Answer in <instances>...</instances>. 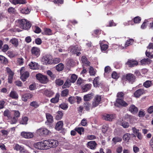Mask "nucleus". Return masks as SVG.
I'll use <instances>...</instances> for the list:
<instances>
[{"mask_svg":"<svg viewBox=\"0 0 153 153\" xmlns=\"http://www.w3.org/2000/svg\"><path fill=\"white\" fill-rule=\"evenodd\" d=\"M47 74L53 79H54L56 77L55 75L53 74L51 71H47Z\"/></svg>","mask_w":153,"mask_h":153,"instance_id":"obj_57","label":"nucleus"},{"mask_svg":"<svg viewBox=\"0 0 153 153\" xmlns=\"http://www.w3.org/2000/svg\"><path fill=\"white\" fill-rule=\"evenodd\" d=\"M121 125L124 128H127L129 126V123L126 122H123L121 123Z\"/></svg>","mask_w":153,"mask_h":153,"instance_id":"obj_55","label":"nucleus"},{"mask_svg":"<svg viewBox=\"0 0 153 153\" xmlns=\"http://www.w3.org/2000/svg\"><path fill=\"white\" fill-rule=\"evenodd\" d=\"M3 114L4 116L7 117L8 119H10L11 117L10 112L8 109L4 111Z\"/></svg>","mask_w":153,"mask_h":153,"instance_id":"obj_45","label":"nucleus"},{"mask_svg":"<svg viewBox=\"0 0 153 153\" xmlns=\"http://www.w3.org/2000/svg\"><path fill=\"white\" fill-rule=\"evenodd\" d=\"M81 60L83 64L86 65L87 66H89L90 63L87 60V58L85 56H82Z\"/></svg>","mask_w":153,"mask_h":153,"instance_id":"obj_30","label":"nucleus"},{"mask_svg":"<svg viewBox=\"0 0 153 153\" xmlns=\"http://www.w3.org/2000/svg\"><path fill=\"white\" fill-rule=\"evenodd\" d=\"M92 94L85 95L84 97V100L85 101H88L90 100L93 98Z\"/></svg>","mask_w":153,"mask_h":153,"instance_id":"obj_31","label":"nucleus"},{"mask_svg":"<svg viewBox=\"0 0 153 153\" xmlns=\"http://www.w3.org/2000/svg\"><path fill=\"white\" fill-rule=\"evenodd\" d=\"M91 85L90 84H86L82 86V89L83 92H85L89 90L91 88Z\"/></svg>","mask_w":153,"mask_h":153,"instance_id":"obj_24","label":"nucleus"},{"mask_svg":"<svg viewBox=\"0 0 153 153\" xmlns=\"http://www.w3.org/2000/svg\"><path fill=\"white\" fill-rule=\"evenodd\" d=\"M0 62L3 64H6L8 63V60L4 56L0 55Z\"/></svg>","mask_w":153,"mask_h":153,"instance_id":"obj_33","label":"nucleus"},{"mask_svg":"<svg viewBox=\"0 0 153 153\" xmlns=\"http://www.w3.org/2000/svg\"><path fill=\"white\" fill-rule=\"evenodd\" d=\"M144 92L143 89H139L136 91L134 93V96L136 97H139Z\"/></svg>","mask_w":153,"mask_h":153,"instance_id":"obj_21","label":"nucleus"},{"mask_svg":"<svg viewBox=\"0 0 153 153\" xmlns=\"http://www.w3.org/2000/svg\"><path fill=\"white\" fill-rule=\"evenodd\" d=\"M68 93L69 91L68 89H65L62 91L61 95L62 97L66 96L68 94Z\"/></svg>","mask_w":153,"mask_h":153,"instance_id":"obj_54","label":"nucleus"},{"mask_svg":"<svg viewBox=\"0 0 153 153\" xmlns=\"http://www.w3.org/2000/svg\"><path fill=\"white\" fill-rule=\"evenodd\" d=\"M63 115L62 112L61 111H59L57 112V114L56 115L55 118L56 120H59L62 118Z\"/></svg>","mask_w":153,"mask_h":153,"instance_id":"obj_37","label":"nucleus"},{"mask_svg":"<svg viewBox=\"0 0 153 153\" xmlns=\"http://www.w3.org/2000/svg\"><path fill=\"white\" fill-rule=\"evenodd\" d=\"M77 77L76 75L75 74H73L71 75L70 81L72 83H74L76 80Z\"/></svg>","mask_w":153,"mask_h":153,"instance_id":"obj_51","label":"nucleus"},{"mask_svg":"<svg viewBox=\"0 0 153 153\" xmlns=\"http://www.w3.org/2000/svg\"><path fill=\"white\" fill-rule=\"evenodd\" d=\"M115 117V114H105L102 116V118L104 119L109 121H112Z\"/></svg>","mask_w":153,"mask_h":153,"instance_id":"obj_14","label":"nucleus"},{"mask_svg":"<svg viewBox=\"0 0 153 153\" xmlns=\"http://www.w3.org/2000/svg\"><path fill=\"white\" fill-rule=\"evenodd\" d=\"M69 49L71 53L76 54L77 56H79L81 54V53L79 52L81 50V48L80 47L77 46H71L69 48Z\"/></svg>","mask_w":153,"mask_h":153,"instance_id":"obj_6","label":"nucleus"},{"mask_svg":"<svg viewBox=\"0 0 153 153\" xmlns=\"http://www.w3.org/2000/svg\"><path fill=\"white\" fill-rule=\"evenodd\" d=\"M89 72L90 76H95L96 73V71L94 69L93 67L90 66L89 68Z\"/></svg>","mask_w":153,"mask_h":153,"instance_id":"obj_32","label":"nucleus"},{"mask_svg":"<svg viewBox=\"0 0 153 153\" xmlns=\"http://www.w3.org/2000/svg\"><path fill=\"white\" fill-rule=\"evenodd\" d=\"M18 25L19 27L25 30H28L31 26L30 22L25 19L19 20Z\"/></svg>","mask_w":153,"mask_h":153,"instance_id":"obj_1","label":"nucleus"},{"mask_svg":"<svg viewBox=\"0 0 153 153\" xmlns=\"http://www.w3.org/2000/svg\"><path fill=\"white\" fill-rule=\"evenodd\" d=\"M108 128V125H103L102 128V132L104 133H105L107 131Z\"/></svg>","mask_w":153,"mask_h":153,"instance_id":"obj_59","label":"nucleus"},{"mask_svg":"<svg viewBox=\"0 0 153 153\" xmlns=\"http://www.w3.org/2000/svg\"><path fill=\"white\" fill-rule=\"evenodd\" d=\"M141 20V19L140 17H136L134 19V22L135 23H138L140 22Z\"/></svg>","mask_w":153,"mask_h":153,"instance_id":"obj_61","label":"nucleus"},{"mask_svg":"<svg viewBox=\"0 0 153 153\" xmlns=\"http://www.w3.org/2000/svg\"><path fill=\"white\" fill-rule=\"evenodd\" d=\"M10 2L14 5L23 4L25 3V0H10Z\"/></svg>","mask_w":153,"mask_h":153,"instance_id":"obj_22","label":"nucleus"},{"mask_svg":"<svg viewBox=\"0 0 153 153\" xmlns=\"http://www.w3.org/2000/svg\"><path fill=\"white\" fill-rule=\"evenodd\" d=\"M45 145L44 144V140L43 142L35 143L34 144V146L36 149L41 150L46 149Z\"/></svg>","mask_w":153,"mask_h":153,"instance_id":"obj_8","label":"nucleus"},{"mask_svg":"<svg viewBox=\"0 0 153 153\" xmlns=\"http://www.w3.org/2000/svg\"><path fill=\"white\" fill-rule=\"evenodd\" d=\"M71 82L70 81V79H68L65 83L64 85L62 86L63 88H66L69 87L71 85Z\"/></svg>","mask_w":153,"mask_h":153,"instance_id":"obj_38","label":"nucleus"},{"mask_svg":"<svg viewBox=\"0 0 153 153\" xmlns=\"http://www.w3.org/2000/svg\"><path fill=\"white\" fill-rule=\"evenodd\" d=\"M38 64L36 62H31L29 64L30 68L33 69H36L38 68Z\"/></svg>","mask_w":153,"mask_h":153,"instance_id":"obj_42","label":"nucleus"},{"mask_svg":"<svg viewBox=\"0 0 153 153\" xmlns=\"http://www.w3.org/2000/svg\"><path fill=\"white\" fill-rule=\"evenodd\" d=\"M55 82L57 85H61L63 84L64 81L60 79H58L56 80Z\"/></svg>","mask_w":153,"mask_h":153,"instance_id":"obj_56","label":"nucleus"},{"mask_svg":"<svg viewBox=\"0 0 153 153\" xmlns=\"http://www.w3.org/2000/svg\"><path fill=\"white\" fill-rule=\"evenodd\" d=\"M40 92L43 93L44 95L48 97H51L53 94V92L49 90L46 89L44 90L41 89L40 90Z\"/></svg>","mask_w":153,"mask_h":153,"instance_id":"obj_16","label":"nucleus"},{"mask_svg":"<svg viewBox=\"0 0 153 153\" xmlns=\"http://www.w3.org/2000/svg\"><path fill=\"white\" fill-rule=\"evenodd\" d=\"M63 124V123L62 121L58 122L56 126V129L58 131L61 130L62 128Z\"/></svg>","mask_w":153,"mask_h":153,"instance_id":"obj_28","label":"nucleus"},{"mask_svg":"<svg viewBox=\"0 0 153 153\" xmlns=\"http://www.w3.org/2000/svg\"><path fill=\"white\" fill-rule=\"evenodd\" d=\"M100 44L101 50L102 51H105L108 49V45H107L103 44L102 42H100Z\"/></svg>","mask_w":153,"mask_h":153,"instance_id":"obj_35","label":"nucleus"},{"mask_svg":"<svg viewBox=\"0 0 153 153\" xmlns=\"http://www.w3.org/2000/svg\"><path fill=\"white\" fill-rule=\"evenodd\" d=\"M112 140L113 142L116 144L117 142H121L122 140V139L121 138L119 137H114Z\"/></svg>","mask_w":153,"mask_h":153,"instance_id":"obj_52","label":"nucleus"},{"mask_svg":"<svg viewBox=\"0 0 153 153\" xmlns=\"http://www.w3.org/2000/svg\"><path fill=\"white\" fill-rule=\"evenodd\" d=\"M126 64L128 65L130 67H133L137 65L138 64V62L135 60H129Z\"/></svg>","mask_w":153,"mask_h":153,"instance_id":"obj_19","label":"nucleus"},{"mask_svg":"<svg viewBox=\"0 0 153 153\" xmlns=\"http://www.w3.org/2000/svg\"><path fill=\"white\" fill-rule=\"evenodd\" d=\"M46 117L47 121L50 123H52L53 122V117L49 113L46 114Z\"/></svg>","mask_w":153,"mask_h":153,"instance_id":"obj_41","label":"nucleus"},{"mask_svg":"<svg viewBox=\"0 0 153 153\" xmlns=\"http://www.w3.org/2000/svg\"><path fill=\"white\" fill-rule=\"evenodd\" d=\"M14 115L15 116V117H13V120H14V121L13 122V121H11V124L16 123V122L17 121V118L18 117H19V116L20 115V113L19 111H15L14 113Z\"/></svg>","mask_w":153,"mask_h":153,"instance_id":"obj_23","label":"nucleus"},{"mask_svg":"<svg viewBox=\"0 0 153 153\" xmlns=\"http://www.w3.org/2000/svg\"><path fill=\"white\" fill-rule=\"evenodd\" d=\"M20 11L22 13L27 14L30 13V10L27 7H25L22 9Z\"/></svg>","mask_w":153,"mask_h":153,"instance_id":"obj_44","label":"nucleus"},{"mask_svg":"<svg viewBox=\"0 0 153 153\" xmlns=\"http://www.w3.org/2000/svg\"><path fill=\"white\" fill-rule=\"evenodd\" d=\"M28 120V118L27 117H23L20 120V123L22 124H26Z\"/></svg>","mask_w":153,"mask_h":153,"instance_id":"obj_40","label":"nucleus"},{"mask_svg":"<svg viewBox=\"0 0 153 153\" xmlns=\"http://www.w3.org/2000/svg\"><path fill=\"white\" fill-rule=\"evenodd\" d=\"M44 144H45L46 149L51 147H55L58 145V141L54 140H44Z\"/></svg>","mask_w":153,"mask_h":153,"instance_id":"obj_2","label":"nucleus"},{"mask_svg":"<svg viewBox=\"0 0 153 153\" xmlns=\"http://www.w3.org/2000/svg\"><path fill=\"white\" fill-rule=\"evenodd\" d=\"M116 103H115V105L117 107H119L120 105L124 107H126L128 104L124 101L120 99H117L116 100Z\"/></svg>","mask_w":153,"mask_h":153,"instance_id":"obj_13","label":"nucleus"},{"mask_svg":"<svg viewBox=\"0 0 153 153\" xmlns=\"http://www.w3.org/2000/svg\"><path fill=\"white\" fill-rule=\"evenodd\" d=\"M31 53L33 56L35 57H38L40 55V49L38 47H33L31 50Z\"/></svg>","mask_w":153,"mask_h":153,"instance_id":"obj_9","label":"nucleus"},{"mask_svg":"<svg viewBox=\"0 0 153 153\" xmlns=\"http://www.w3.org/2000/svg\"><path fill=\"white\" fill-rule=\"evenodd\" d=\"M44 34L50 35L52 34L51 30L50 29L46 28L45 29L44 32Z\"/></svg>","mask_w":153,"mask_h":153,"instance_id":"obj_50","label":"nucleus"},{"mask_svg":"<svg viewBox=\"0 0 153 153\" xmlns=\"http://www.w3.org/2000/svg\"><path fill=\"white\" fill-rule=\"evenodd\" d=\"M111 76L113 78L115 79H117L119 77L118 75L115 71H114L112 73Z\"/></svg>","mask_w":153,"mask_h":153,"instance_id":"obj_58","label":"nucleus"},{"mask_svg":"<svg viewBox=\"0 0 153 153\" xmlns=\"http://www.w3.org/2000/svg\"><path fill=\"white\" fill-rule=\"evenodd\" d=\"M150 60L149 59H144L141 60L140 62L142 65H145L150 63Z\"/></svg>","mask_w":153,"mask_h":153,"instance_id":"obj_47","label":"nucleus"},{"mask_svg":"<svg viewBox=\"0 0 153 153\" xmlns=\"http://www.w3.org/2000/svg\"><path fill=\"white\" fill-rule=\"evenodd\" d=\"M129 110L133 114L136 113L138 111L137 108L133 105H131L129 108Z\"/></svg>","mask_w":153,"mask_h":153,"instance_id":"obj_25","label":"nucleus"},{"mask_svg":"<svg viewBox=\"0 0 153 153\" xmlns=\"http://www.w3.org/2000/svg\"><path fill=\"white\" fill-rule=\"evenodd\" d=\"M60 95L59 94L57 93L56 94L55 97L52 98L51 100V101L53 103H56L58 102L59 100Z\"/></svg>","mask_w":153,"mask_h":153,"instance_id":"obj_29","label":"nucleus"},{"mask_svg":"<svg viewBox=\"0 0 153 153\" xmlns=\"http://www.w3.org/2000/svg\"><path fill=\"white\" fill-rule=\"evenodd\" d=\"M10 42L15 47H17L18 46L19 43L18 39L16 38H13L11 39Z\"/></svg>","mask_w":153,"mask_h":153,"instance_id":"obj_26","label":"nucleus"},{"mask_svg":"<svg viewBox=\"0 0 153 153\" xmlns=\"http://www.w3.org/2000/svg\"><path fill=\"white\" fill-rule=\"evenodd\" d=\"M131 134L129 133L125 134L123 136V139L124 141L128 142L130 139Z\"/></svg>","mask_w":153,"mask_h":153,"instance_id":"obj_34","label":"nucleus"},{"mask_svg":"<svg viewBox=\"0 0 153 153\" xmlns=\"http://www.w3.org/2000/svg\"><path fill=\"white\" fill-rule=\"evenodd\" d=\"M101 96L98 95L95 96L92 104V107L94 108L98 106L101 102Z\"/></svg>","mask_w":153,"mask_h":153,"instance_id":"obj_10","label":"nucleus"},{"mask_svg":"<svg viewBox=\"0 0 153 153\" xmlns=\"http://www.w3.org/2000/svg\"><path fill=\"white\" fill-rule=\"evenodd\" d=\"M52 57L51 56L47 54L43 56L42 59V62L44 65H47L52 63Z\"/></svg>","mask_w":153,"mask_h":153,"instance_id":"obj_3","label":"nucleus"},{"mask_svg":"<svg viewBox=\"0 0 153 153\" xmlns=\"http://www.w3.org/2000/svg\"><path fill=\"white\" fill-rule=\"evenodd\" d=\"M88 148L92 149H95L97 146V143L94 141H91L88 142L87 144Z\"/></svg>","mask_w":153,"mask_h":153,"instance_id":"obj_18","label":"nucleus"},{"mask_svg":"<svg viewBox=\"0 0 153 153\" xmlns=\"http://www.w3.org/2000/svg\"><path fill=\"white\" fill-rule=\"evenodd\" d=\"M152 85V82L151 81L147 80L143 84V85L146 88H148Z\"/></svg>","mask_w":153,"mask_h":153,"instance_id":"obj_36","label":"nucleus"},{"mask_svg":"<svg viewBox=\"0 0 153 153\" xmlns=\"http://www.w3.org/2000/svg\"><path fill=\"white\" fill-rule=\"evenodd\" d=\"M9 97L13 99L17 100L19 97V96L17 92L14 91H11Z\"/></svg>","mask_w":153,"mask_h":153,"instance_id":"obj_20","label":"nucleus"},{"mask_svg":"<svg viewBox=\"0 0 153 153\" xmlns=\"http://www.w3.org/2000/svg\"><path fill=\"white\" fill-rule=\"evenodd\" d=\"M36 132L38 134L41 136L47 135L50 132L48 129L44 128H41L38 129Z\"/></svg>","mask_w":153,"mask_h":153,"instance_id":"obj_7","label":"nucleus"},{"mask_svg":"<svg viewBox=\"0 0 153 153\" xmlns=\"http://www.w3.org/2000/svg\"><path fill=\"white\" fill-rule=\"evenodd\" d=\"M21 135L22 137L26 139L32 138L34 136L33 134L32 133L25 131L22 132L21 133Z\"/></svg>","mask_w":153,"mask_h":153,"instance_id":"obj_15","label":"nucleus"},{"mask_svg":"<svg viewBox=\"0 0 153 153\" xmlns=\"http://www.w3.org/2000/svg\"><path fill=\"white\" fill-rule=\"evenodd\" d=\"M33 95L30 93H27L22 95V100L25 102H26L28 99L31 98Z\"/></svg>","mask_w":153,"mask_h":153,"instance_id":"obj_17","label":"nucleus"},{"mask_svg":"<svg viewBox=\"0 0 153 153\" xmlns=\"http://www.w3.org/2000/svg\"><path fill=\"white\" fill-rule=\"evenodd\" d=\"M56 69L59 71H62L64 68V65L62 63H59L56 66Z\"/></svg>","mask_w":153,"mask_h":153,"instance_id":"obj_39","label":"nucleus"},{"mask_svg":"<svg viewBox=\"0 0 153 153\" xmlns=\"http://www.w3.org/2000/svg\"><path fill=\"white\" fill-rule=\"evenodd\" d=\"M20 73L21 75L20 77L21 79L23 81H25L27 79L29 76V73L28 71H25V69L24 67H22L21 68L20 71Z\"/></svg>","mask_w":153,"mask_h":153,"instance_id":"obj_5","label":"nucleus"},{"mask_svg":"<svg viewBox=\"0 0 153 153\" xmlns=\"http://www.w3.org/2000/svg\"><path fill=\"white\" fill-rule=\"evenodd\" d=\"M59 107L64 110H65L68 108L67 105L65 103H62L60 105Z\"/></svg>","mask_w":153,"mask_h":153,"instance_id":"obj_62","label":"nucleus"},{"mask_svg":"<svg viewBox=\"0 0 153 153\" xmlns=\"http://www.w3.org/2000/svg\"><path fill=\"white\" fill-rule=\"evenodd\" d=\"M9 46L5 44L2 48V51L4 52L7 51L9 49Z\"/></svg>","mask_w":153,"mask_h":153,"instance_id":"obj_63","label":"nucleus"},{"mask_svg":"<svg viewBox=\"0 0 153 153\" xmlns=\"http://www.w3.org/2000/svg\"><path fill=\"white\" fill-rule=\"evenodd\" d=\"M146 54L147 56L148 57L152 58H153V54L151 53L148 50H147L146 52Z\"/></svg>","mask_w":153,"mask_h":153,"instance_id":"obj_64","label":"nucleus"},{"mask_svg":"<svg viewBox=\"0 0 153 153\" xmlns=\"http://www.w3.org/2000/svg\"><path fill=\"white\" fill-rule=\"evenodd\" d=\"M151 19H147L145 20L144 22H143L142 25L141 26V28L142 29H145L147 26V23L149 22L150 20H151Z\"/></svg>","mask_w":153,"mask_h":153,"instance_id":"obj_49","label":"nucleus"},{"mask_svg":"<svg viewBox=\"0 0 153 153\" xmlns=\"http://www.w3.org/2000/svg\"><path fill=\"white\" fill-rule=\"evenodd\" d=\"M36 79L41 83L45 84L48 81V79L46 76L43 75L39 73L36 74Z\"/></svg>","mask_w":153,"mask_h":153,"instance_id":"obj_4","label":"nucleus"},{"mask_svg":"<svg viewBox=\"0 0 153 153\" xmlns=\"http://www.w3.org/2000/svg\"><path fill=\"white\" fill-rule=\"evenodd\" d=\"M134 40L132 39H130L128 40L126 42L125 44V47H126L131 45L133 42Z\"/></svg>","mask_w":153,"mask_h":153,"instance_id":"obj_53","label":"nucleus"},{"mask_svg":"<svg viewBox=\"0 0 153 153\" xmlns=\"http://www.w3.org/2000/svg\"><path fill=\"white\" fill-rule=\"evenodd\" d=\"M6 54L10 58L13 57L15 56V54L13 53V52L10 51H8L7 52Z\"/></svg>","mask_w":153,"mask_h":153,"instance_id":"obj_60","label":"nucleus"},{"mask_svg":"<svg viewBox=\"0 0 153 153\" xmlns=\"http://www.w3.org/2000/svg\"><path fill=\"white\" fill-rule=\"evenodd\" d=\"M99 78L98 77H96L93 80V84L94 86L97 87L99 85Z\"/></svg>","mask_w":153,"mask_h":153,"instance_id":"obj_48","label":"nucleus"},{"mask_svg":"<svg viewBox=\"0 0 153 153\" xmlns=\"http://www.w3.org/2000/svg\"><path fill=\"white\" fill-rule=\"evenodd\" d=\"M75 130L79 134L81 135L82 132H84V129L83 128L81 127H76L75 128Z\"/></svg>","mask_w":153,"mask_h":153,"instance_id":"obj_43","label":"nucleus"},{"mask_svg":"<svg viewBox=\"0 0 153 153\" xmlns=\"http://www.w3.org/2000/svg\"><path fill=\"white\" fill-rule=\"evenodd\" d=\"M124 77L127 80L131 83H132L134 81L135 79V76L132 74L129 73L126 74L124 76Z\"/></svg>","mask_w":153,"mask_h":153,"instance_id":"obj_11","label":"nucleus"},{"mask_svg":"<svg viewBox=\"0 0 153 153\" xmlns=\"http://www.w3.org/2000/svg\"><path fill=\"white\" fill-rule=\"evenodd\" d=\"M6 71L7 73L8 74V82L9 83H11L12 82L13 76H14V73L12 71L11 69L7 67L6 68Z\"/></svg>","mask_w":153,"mask_h":153,"instance_id":"obj_12","label":"nucleus"},{"mask_svg":"<svg viewBox=\"0 0 153 153\" xmlns=\"http://www.w3.org/2000/svg\"><path fill=\"white\" fill-rule=\"evenodd\" d=\"M30 105V106L34 107L35 108H37L39 106L38 102L36 101H33L31 102Z\"/></svg>","mask_w":153,"mask_h":153,"instance_id":"obj_46","label":"nucleus"},{"mask_svg":"<svg viewBox=\"0 0 153 153\" xmlns=\"http://www.w3.org/2000/svg\"><path fill=\"white\" fill-rule=\"evenodd\" d=\"M14 149L17 151H20L21 153H25V150L23 148L18 144H16L14 147Z\"/></svg>","mask_w":153,"mask_h":153,"instance_id":"obj_27","label":"nucleus"}]
</instances>
